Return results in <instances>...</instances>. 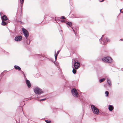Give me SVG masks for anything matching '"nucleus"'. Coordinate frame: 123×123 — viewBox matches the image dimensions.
Returning <instances> with one entry per match:
<instances>
[{
	"label": "nucleus",
	"instance_id": "nucleus-1",
	"mask_svg": "<svg viewBox=\"0 0 123 123\" xmlns=\"http://www.w3.org/2000/svg\"><path fill=\"white\" fill-rule=\"evenodd\" d=\"M104 35L102 36L99 41L103 45H105L107 43V42H109L110 41L109 39L107 37H104Z\"/></svg>",
	"mask_w": 123,
	"mask_h": 123
},
{
	"label": "nucleus",
	"instance_id": "nucleus-2",
	"mask_svg": "<svg viewBox=\"0 0 123 123\" xmlns=\"http://www.w3.org/2000/svg\"><path fill=\"white\" fill-rule=\"evenodd\" d=\"M91 108L93 113L95 114L98 115L99 113V111L98 109L94 105H92Z\"/></svg>",
	"mask_w": 123,
	"mask_h": 123
},
{
	"label": "nucleus",
	"instance_id": "nucleus-3",
	"mask_svg": "<svg viewBox=\"0 0 123 123\" xmlns=\"http://www.w3.org/2000/svg\"><path fill=\"white\" fill-rule=\"evenodd\" d=\"M34 91L35 94H37L39 95H40L43 92L42 90L38 87L35 88L34 90Z\"/></svg>",
	"mask_w": 123,
	"mask_h": 123
},
{
	"label": "nucleus",
	"instance_id": "nucleus-4",
	"mask_svg": "<svg viewBox=\"0 0 123 123\" xmlns=\"http://www.w3.org/2000/svg\"><path fill=\"white\" fill-rule=\"evenodd\" d=\"M102 60L105 62L111 63L112 62V60L110 57H104L102 59Z\"/></svg>",
	"mask_w": 123,
	"mask_h": 123
},
{
	"label": "nucleus",
	"instance_id": "nucleus-5",
	"mask_svg": "<svg viewBox=\"0 0 123 123\" xmlns=\"http://www.w3.org/2000/svg\"><path fill=\"white\" fill-rule=\"evenodd\" d=\"M71 92L73 95L75 97H77L79 94L76 90L75 88L72 89L71 90Z\"/></svg>",
	"mask_w": 123,
	"mask_h": 123
},
{
	"label": "nucleus",
	"instance_id": "nucleus-6",
	"mask_svg": "<svg viewBox=\"0 0 123 123\" xmlns=\"http://www.w3.org/2000/svg\"><path fill=\"white\" fill-rule=\"evenodd\" d=\"M23 32L25 37L26 39L29 36V33L28 31L24 28H23Z\"/></svg>",
	"mask_w": 123,
	"mask_h": 123
},
{
	"label": "nucleus",
	"instance_id": "nucleus-7",
	"mask_svg": "<svg viewBox=\"0 0 123 123\" xmlns=\"http://www.w3.org/2000/svg\"><path fill=\"white\" fill-rule=\"evenodd\" d=\"M74 67L75 68L77 69H78L79 68V67L80 66V63L78 62H74Z\"/></svg>",
	"mask_w": 123,
	"mask_h": 123
},
{
	"label": "nucleus",
	"instance_id": "nucleus-8",
	"mask_svg": "<svg viewBox=\"0 0 123 123\" xmlns=\"http://www.w3.org/2000/svg\"><path fill=\"white\" fill-rule=\"evenodd\" d=\"M22 37L21 36H16L14 38L15 41L17 42L20 41L22 39Z\"/></svg>",
	"mask_w": 123,
	"mask_h": 123
},
{
	"label": "nucleus",
	"instance_id": "nucleus-9",
	"mask_svg": "<svg viewBox=\"0 0 123 123\" xmlns=\"http://www.w3.org/2000/svg\"><path fill=\"white\" fill-rule=\"evenodd\" d=\"M26 82L27 86L29 88H30L31 86V84L30 81L27 79H26Z\"/></svg>",
	"mask_w": 123,
	"mask_h": 123
},
{
	"label": "nucleus",
	"instance_id": "nucleus-10",
	"mask_svg": "<svg viewBox=\"0 0 123 123\" xmlns=\"http://www.w3.org/2000/svg\"><path fill=\"white\" fill-rule=\"evenodd\" d=\"M108 109L109 111H111L114 109V107L112 105H109L108 106Z\"/></svg>",
	"mask_w": 123,
	"mask_h": 123
},
{
	"label": "nucleus",
	"instance_id": "nucleus-11",
	"mask_svg": "<svg viewBox=\"0 0 123 123\" xmlns=\"http://www.w3.org/2000/svg\"><path fill=\"white\" fill-rule=\"evenodd\" d=\"M107 82L110 87H111L112 84L111 83V81L110 79L108 78L107 79Z\"/></svg>",
	"mask_w": 123,
	"mask_h": 123
},
{
	"label": "nucleus",
	"instance_id": "nucleus-12",
	"mask_svg": "<svg viewBox=\"0 0 123 123\" xmlns=\"http://www.w3.org/2000/svg\"><path fill=\"white\" fill-rule=\"evenodd\" d=\"M7 18L6 16L4 15L1 18V19L2 21H6L7 20Z\"/></svg>",
	"mask_w": 123,
	"mask_h": 123
},
{
	"label": "nucleus",
	"instance_id": "nucleus-13",
	"mask_svg": "<svg viewBox=\"0 0 123 123\" xmlns=\"http://www.w3.org/2000/svg\"><path fill=\"white\" fill-rule=\"evenodd\" d=\"M14 67L15 69L16 70H18L20 71H21V68L15 65L14 66Z\"/></svg>",
	"mask_w": 123,
	"mask_h": 123
},
{
	"label": "nucleus",
	"instance_id": "nucleus-14",
	"mask_svg": "<svg viewBox=\"0 0 123 123\" xmlns=\"http://www.w3.org/2000/svg\"><path fill=\"white\" fill-rule=\"evenodd\" d=\"M66 24L67 25H68V28H69V27H71L72 26V23L71 22H68L67 23H66Z\"/></svg>",
	"mask_w": 123,
	"mask_h": 123
},
{
	"label": "nucleus",
	"instance_id": "nucleus-15",
	"mask_svg": "<svg viewBox=\"0 0 123 123\" xmlns=\"http://www.w3.org/2000/svg\"><path fill=\"white\" fill-rule=\"evenodd\" d=\"M2 21V23H1V24L2 25H7V23L4 22V21Z\"/></svg>",
	"mask_w": 123,
	"mask_h": 123
},
{
	"label": "nucleus",
	"instance_id": "nucleus-16",
	"mask_svg": "<svg viewBox=\"0 0 123 123\" xmlns=\"http://www.w3.org/2000/svg\"><path fill=\"white\" fill-rule=\"evenodd\" d=\"M26 40V43L27 44H29L30 43V41L29 39H28L27 38Z\"/></svg>",
	"mask_w": 123,
	"mask_h": 123
},
{
	"label": "nucleus",
	"instance_id": "nucleus-17",
	"mask_svg": "<svg viewBox=\"0 0 123 123\" xmlns=\"http://www.w3.org/2000/svg\"><path fill=\"white\" fill-rule=\"evenodd\" d=\"M105 80V78H102V79H100L99 81V82L100 83L104 81V80Z\"/></svg>",
	"mask_w": 123,
	"mask_h": 123
},
{
	"label": "nucleus",
	"instance_id": "nucleus-18",
	"mask_svg": "<svg viewBox=\"0 0 123 123\" xmlns=\"http://www.w3.org/2000/svg\"><path fill=\"white\" fill-rule=\"evenodd\" d=\"M55 61H52L55 64L56 66H58V65L59 64L58 62H55Z\"/></svg>",
	"mask_w": 123,
	"mask_h": 123
},
{
	"label": "nucleus",
	"instance_id": "nucleus-19",
	"mask_svg": "<svg viewBox=\"0 0 123 123\" xmlns=\"http://www.w3.org/2000/svg\"><path fill=\"white\" fill-rule=\"evenodd\" d=\"M73 73L74 74H75L76 73V69H74V67H73V70L72 71Z\"/></svg>",
	"mask_w": 123,
	"mask_h": 123
},
{
	"label": "nucleus",
	"instance_id": "nucleus-20",
	"mask_svg": "<svg viewBox=\"0 0 123 123\" xmlns=\"http://www.w3.org/2000/svg\"><path fill=\"white\" fill-rule=\"evenodd\" d=\"M105 96L106 97H107L109 94V92H108L106 91L105 92Z\"/></svg>",
	"mask_w": 123,
	"mask_h": 123
},
{
	"label": "nucleus",
	"instance_id": "nucleus-21",
	"mask_svg": "<svg viewBox=\"0 0 123 123\" xmlns=\"http://www.w3.org/2000/svg\"><path fill=\"white\" fill-rule=\"evenodd\" d=\"M20 0V3L22 4L21 6L22 7V4L24 3V0Z\"/></svg>",
	"mask_w": 123,
	"mask_h": 123
},
{
	"label": "nucleus",
	"instance_id": "nucleus-22",
	"mask_svg": "<svg viewBox=\"0 0 123 123\" xmlns=\"http://www.w3.org/2000/svg\"><path fill=\"white\" fill-rule=\"evenodd\" d=\"M45 121L47 123H50L51 121L48 120H45Z\"/></svg>",
	"mask_w": 123,
	"mask_h": 123
},
{
	"label": "nucleus",
	"instance_id": "nucleus-23",
	"mask_svg": "<svg viewBox=\"0 0 123 123\" xmlns=\"http://www.w3.org/2000/svg\"><path fill=\"white\" fill-rule=\"evenodd\" d=\"M61 18L62 19H65L66 18L64 16H63L62 17H61Z\"/></svg>",
	"mask_w": 123,
	"mask_h": 123
},
{
	"label": "nucleus",
	"instance_id": "nucleus-24",
	"mask_svg": "<svg viewBox=\"0 0 123 123\" xmlns=\"http://www.w3.org/2000/svg\"><path fill=\"white\" fill-rule=\"evenodd\" d=\"M46 99V98H44V99H41L40 100V101H43Z\"/></svg>",
	"mask_w": 123,
	"mask_h": 123
},
{
	"label": "nucleus",
	"instance_id": "nucleus-25",
	"mask_svg": "<svg viewBox=\"0 0 123 123\" xmlns=\"http://www.w3.org/2000/svg\"><path fill=\"white\" fill-rule=\"evenodd\" d=\"M23 75H24V76L25 78V80L26 79V76L25 74H23Z\"/></svg>",
	"mask_w": 123,
	"mask_h": 123
},
{
	"label": "nucleus",
	"instance_id": "nucleus-26",
	"mask_svg": "<svg viewBox=\"0 0 123 123\" xmlns=\"http://www.w3.org/2000/svg\"><path fill=\"white\" fill-rule=\"evenodd\" d=\"M60 51V50H58L57 51L56 53V54H57V55H58Z\"/></svg>",
	"mask_w": 123,
	"mask_h": 123
},
{
	"label": "nucleus",
	"instance_id": "nucleus-27",
	"mask_svg": "<svg viewBox=\"0 0 123 123\" xmlns=\"http://www.w3.org/2000/svg\"><path fill=\"white\" fill-rule=\"evenodd\" d=\"M18 23H19L21 24H22V22L21 21H18Z\"/></svg>",
	"mask_w": 123,
	"mask_h": 123
},
{
	"label": "nucleus",
	"instance_id": "nucleus-28",
	"mask_svg": "<svg viewBox=\"0 0 123 123\" xmlns=\"http://www.w3.org/2000/svg\"><path fill=\"white\" fill-rule=\"evenodd\" d=\"M58 55H57V54H56V52H55V56L56 55V56H57Z\"/></svg>",
	"mask_w": 123,
	"mask_h": 123
},
{
	"label": "nucleus",
	"instance_id": "nucleus-29",
	"mask_svg": "<svg viewBox=\"0 0 123 123\" xmlns=\"http://www.w3.org/2000/svg\"><path fill=\"white\" fill-rule=\"evenodd\" d=\"M58 55H57V54H56V52H55V56L56 55V56H57Z\"/></svg>",
	"mask_w": 123,
	"mask_h": 123
},
{
	"label": "nucleus",
	"instance_id": "nucleus-30",
	"mask_svg": "<svg viewBox=\"0 0 123 123\" xmlns=\"http://www.w3.org/2000/svg\"><path fill=\"white\" fill-rule=\"evenodd\" d=\"M55 61L57 59V56H56V55L55 56Z\"/></svg>",
	"mask_w": 123,
	"mask_h": 123
},
{
	"label": "nucleus",
	"instance_id": "nucleus-31",
	"mask_svg": "<svg viewBox=\"0 0 123 123\" xmlns=\"http://www.w3.org/2000/svg\"><path fill=\"white\" fill-rule=\"evenodd\" d=\"M21 72L23 74H24V72L22 71H21Z\"/></svg>",
	"mask_w": 123,
	"mask_h": 123
},
{
	"label": "nucleus",
	"instance_id": "nucleus-32",
	"mask_svg": "<svg viewBox=\"0 0 123 123\" xmlns=\"http://www.w3.org/2000/svg\"><path fill=\"white\" fill-rule=\"evenodd\" d=\"M104 1V0H99V1L100 2H102Z\"/></svg>",
	"mask_w": 123,
	"mask_h": 123
},
{
	"label": "nucleus",
	"instance_id": "nucleus-33",
	"mask_svg": "<svg viewBox=\"0 0 123 123\" xmlns=\"http://www.w3.org/2000/svg\"><path fill=\"white\" fill-rule=\"evenodd\" d=\"M65 22V21L64 20H62L61 21V22Z\"/></svg>",
	"mask_w": 123,
	"mask_h": 123
},
{
	"label": "nucleus",
	"instance_id": "nucleus-34",
	"mask_svg": "<svg viewBox=\"0 0 123 123\" xmlns=\"http://www.w3.org/2000/svg\"><path fill=\"white\" fill-rule=\"evenodd\" d=\"M121 9H120V12H121Z\"/></svg>",
	"mask_w": 123,
	"mask_h": 123
},
{
	"label": "nucleus",
	"instance_id": "nucleus-35",
	"mask_svg": "<svg viewBox=\"0 0 123 123\" xmlns=\"http://www.w3.org/2000/svg\"><path fill=\"white\" fill-rule=\"evenodd\" d=\"M73 31L74 32H75V31L74 30H73Z\"/></svg>",
	"mask_w": 123,
	"mask_h": 123
},
{
	"label": "nucleus",
	"instance_id": "nucleus-36",
	"mask_svg": "<svg viewBox=\"0 0 123 123\" xmlns=\"http://www.w3.org/2000/svg\"><path fill=\"white\" fill-rule=\"evenodd\" d=\"M38 74H36V75H37Z\"/></svg>",
	"mask_w": 123,
	"mask_h": 123
},
{
	"label": "nucleus",
	"instance_id": "nucleus-37",
	"mask_svg": "<svg viewBox=\"0 0 123 123\" xmlns=\"http://www.w3.org/2000/svg\"><path fill=\"white\" fill-rule=\"evenodd\" d=\"M122 13H123V11H122Z\"/></svg>",
	"mask_w": 123,
	"mask_h": 123
},
{
	"label": "nucleus",
	"instance_id": "nucleus-38",
	"mask_svg": "<svg viewBox=\"0 0 123 123\" xmlns=\"http://www.w3.org/2000/svg\"><path fill=\"white\" fill-rule=\"evenodd\" d=\"M38 55V56H39V55Z\"/></svg>",
	"mask_w": 123,
	"mask_h": 123
},
{
	"label": "nucleus",
	"instance_id": "nucleus-39",
	"mask_svg": "<svg viewBox=\"0 0 123 123\" xmlns=\"http://www.w3.org/2000/svg\"><path fill=\"white\" fill-rule=\"evenodd\" d=\"M71 28H72L73 29V28H72V27Z\"/></svg>",
	"mask_w": 123,
	"mask_h": 123
},
{
	"label": "nucleus",
	"instance_id": "nucleus-40",
	"mask_svg": "<svg viewBox=\"0 0 123 123\" xmlns=\"http://www.w3.org/2000/svg\"><path fill=\"white\" fill-rule=\"evenodd\" d=\"M61 31H62V30H61Z\"/></svg>",
	"mask_w": 123,
	"mask_h": 123
},
{
	"label": "nucleus",
	"instance_id": "nucleus-41",
	"mask_svg": "<svg viewBox=\"0 0 123 123\" xmlns=\"http://www.w3.org/2000/svg\"><path fill=\"white\" fill-rule=\"evenodd\" d=\"M1 93V92L0 91V93Z\"/></svg>",
	"mask_w": 123,
	"mask_h": 123
}]
</instances>
